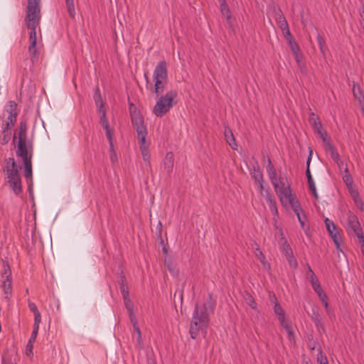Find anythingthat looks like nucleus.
<instances>
[{"mask_svg":"<svg viewBox=\"0 0 364 364\" xmlns=\"http://www.w3.org/2000/svg\"><path fill=\"white\" fill-rule=\"evenodd\" d=\"M327 314H329V307H328V301L323 302Z\"/></svg>","mask_w":364,"mask_h":364,"instance_id":"6e6d98bb","label":"nucleus"},{"mask_svg":"<svg viewBox=\"0 0 364 364\" xmlns=\"http://www.w3.org/2000/svg\"><path fill=\"white\" fill-rule=\"evenodd\" d=\"M159 225H160V226H161V225H161V222H159Z\"/></svg>","mask_w":364,"mask_h":364,"instance_id":"69168bd1","label":"nucleus"},{"mask_svg":"<svg viewBox=\"0 0 364 364\" xmlns=\"http://www.w3.org/2000/svg\"><path fill=\"white\" fill-rule=\"evenodd\" d=\"M220 3L221 12L224 16L229 19L230 18L229 9L225 3V0H218Z\"/></svg>","mask_w":364,"mask_h":364,"instance_id":"2f4dec72","label":"nucleus"},{"mask_svg":"<svg viewBox=\"0 0 364 364\" xmlns=\"http://www.w3.org/2000/svg\"><path fill=\"white\" fill-rule=\"evenodd\" d=\"M119 289L123 296H129V288L124 276H121L119 281Z\"/></svg>","mask_w":364,"mask_h":364,"instance_id":"4be33fe9","label":"nucleus"},{"mask_svg":"<svg viewBox=\"0 0 364 364\" xmlns=\"http://www.w3.org/2000/svg\"><path fill=\"white\" fill-rule=\"evenodd\" d=\"M345 172H346V173L343 176V179L344 182L346 183V186H348V188H350V187L353 186V179H352V177L350 176V175L348 173L347 167H345Z\"/></svg>","mask_w":364,"mask_h":364,"instance_id":"473e14b6","label":"nucleus"},{"mask_svg":"<svg viewBox=\"0 0 364 364\" xmlns=\"http://www.w3.org/2000/svg\"><path fill=\"white\" fill-rule=\"evenodd\" d=\"M177 92L174 90L167 92L161 96L153 108V112L156 117H162L166 114L174 105Z\"/></svg>","mask_w":364,"mask_h":364,"instance_id":"423d86ee","label":"nucleus"},{"mask_svg":"<svg viewBox=\"0 0 364 364\" xmlns=\"http://www.w3.org/2000/svg\"><path fill=\"white\" fill-rule=\"evenodd\" d=\"M16 154L22 159L23 163L31 161L33 146L31 142H17Z\"/></svg>","mask_w":364,"mask_h":364,"instance_id":"9d476101","label":"nucleus"},{"mask_svg":"<svg viewBox=\"0 0 364 364\" xmlns=\"http://www.w3.org/2000/svg\"><path fill=\"white\" fill-rule=\"evenodd\" d=\"M309 230H310V229H306V234L307 235H309L310 234V233H309Z\"/></svg>","mask_w":364,"mask_h":364,"instance_id":"052dcab7","label":"nucleus"},{"mask_svg":"<svg viewBox=\"0 0 364 364\" xmlns=\"http://www.w3.org/2000/svg\"><path fill=\"white\" fill-rule=\"evenodd\" d=\"M37 335H38V333L36 331L35 332H32L31 336V337L29 338V341H28L30 344L33 343L36 341Z\"/></svg>","mask_w":364,"mask_h":364,"instance_id":"de8ad7c7","label":"nucleus"},{"mask_svg":"<svg viewBox=\"0 0 364 364\" xmlns=\"http://www.w3.org/2000/svg\"><path fill=\"white\" fill-rule=\"evenodd\" d=\"M95 100L97 106L98 107V112L100 115V122L103 128L106 131V135L107 139L109 141V151H110V159L111 161L114 163L117 161V154L114 151L113 149V144H112V132L111 129L109 127L108 122L105 117V109L103 108L102 101L101 96L97 92L95 93Z\"/></svg>","mask_w":364,"mask_h":364,"instance_id":"39448f33","label":"nucleus"},{"mask_svg":"<svg viewBox=\"0 0 364 364\" xmlns=\"http://www.w3.org/2000/svg\"><path fill=\"white\" fill-rule=\"evenodd\" d=\"M279 321L281 325L282 326V327H284V328L285 330L289 329L291 326V324L289 323V322L286 319V317H284V318H282Z\"/></svg>","mask_w":364,"mask_h":364,"instance_id":"a19ab883","label":"nucleus"},{"mask_svg":"<svg viewBox=\"0 0 364 364\" xmlns=\"http://www.w3.org/2000/svg\"><path fill=\"white\" fill-rule=\"evenodd\" d=\"M317 40H318V43L319 46H322V45L325 44V41H324L323 38L322 36H321L320 35L318 36Z\"/></svg>","mask_w":364,"mask_h":364,"instance_id":"8fccbe9b","label":"nucleus"},{"mask_svg":"<svg viewBox=\"0 0 364 364\" xmlns=\"http://www.w3.org/2000/svg\"><path fill=\"white\" fill-rule=\"evenodd\" d=\"M254 178L257 182V183L259 185L261 190L263 189V185H262V174L258 171L254 173Z\"/></svg>","mask_w":364,"mask_h":364,"instance_id":"4c0bfd02","label":"nucleus"},{"mask_svg":"<svg viewBox=\"0 0 364 364\" xmlns=\"http://www.w3.org/2000/svg\"><path fill=\"white\" fill-rule=\"evenodd\" d=\"M162 230L161 229H159V235L161 236V233H162Z\"/></svg>","mask_w":364,"mask_h":364,"instance_id":"e2e57ef3","label":"nucleus"},{"mask_svg":"<svg viewBox=\"0 0 364 364\" xmlns=\"http://www.w3.org/2000/svg\"><path fill=\"white\" fill-rule=\"evenodd\" d=\"M349 193L354 200L355 205L360 210L363 208V204L360 198L359 193L356 188L353 186L348 188Z\"/></svg>","mask_w":364,"mask_h":364,"instance_id":"f3484780","label":"nucleus"},{"mask_svg":"<svg viewBox=\"0 0 364 364\" xmlns=\"http://www.w3.org/2000/svg\"><path fill=\"white\" fill-rule=\"evenodd\" d=\"M317 361L319 364H328L327 358L326 356H323L322 355L317 358Z\"/></svg>","mask_w":364,"mask_h":364,"instance_id":"a18cd8bd","label":"nucleus"},{"mask_svg":"<svg viewBox=\"0 0 364 364\" xmlns=\"http://www.w3.org/2000/svg\"><path fill=\"white\" fill-rule=\"evenodd\" d=\"M2 278L12 279L11 270L10 265L7 261L2 260V270L1 272Z\"/></svg>","mask_w":364,"mask_h":364,"instance_id":"aec40b11","label":"nucleus"},{"mask_svg":"<svg viewBox=\"0 0 364 364\" xmlns=\"http://www.w3.org/2000/svg\"><path fill=\"white\" fill-rule=\"evenodd\" d=\"M23 164L25 168L24 176L28 182L32 178V163L31 161H28Z\"/></svg>","mask_w":364,"mask_h":364,"instance_id":"cd10ccee","label":"nucleus"},{"mask_svg":"<svg viewBox=\"0 0 364 364\" xmlns=\"http://www.w3.org/2000/svg\"><path fill=\"white\" fill-rule=\"evenodd\" d=\"M279 321L281 325L282 326V327H284V328L285 330L289 329L291 326V324L289 323V322L286 319V317H284V318H282Z\"/></svg>","mask_w":364,"mask_h":364,"instance_id":"79ce46f5","label":"nucleus"},{"mask_svg":"<svg viewBox=\"0 0 364 364\" xmlns=\"http://www.w3.org/2000/svg\"><path fill=\"white\" fill-rule=\"evenodd\" d=\"M132 122L136 128V132L139 131H144L146 128L144 125V121L141 117L138 114H135L132 116Z\"/></svg>","mask_w":364,"mask_h":364,"instance_id":"a211bd4d","label":"nucleus"},{"mask_svg":"<svg viewBox=\"0 0 364 364\" xmlns=\"http://www.w3.org/2000/svg\"><path fill=\"white\" fill-rule=\"evenodd\" d=\"M164 166L168 172H170L172 170L173 166V155L172 153H168L166 154Z\"/></svg>","mask_w":364,"mask_h":364,"instance_id":"a878e982","label":"nucleus"},{"mask_svg":"<svg viewBox=\"0 0 364 364\" xmlns=\"http://www.w3.org/2000/svg\"><path fill=\"white\" fill-rule=\"evenodd\" d=\"M325 223L326 226V228H331V225L333 226V228H335L333 222L328 220V218L326 219Z\"/></svg>","mask_w":364,"mask_h":364,"instance_id":"3c124183","label":"nucleus"},{"mask_svg":"<svg viewBox=\"0 0 364 364\" xmlns=\"http://www.w3.org/2000/svg\"><path fill=\"white\" fill-rule=\"evenodd\" d=\"M316 294H318V296L319 297L322 303L327 301V296L323 290Z\"/></svg>","mask_w":364,"mask_h":364,"instance_id":"c03bdc74","label":"nucleus"},{"mask_svg":"<svg viewBox=\"0 0 364 364\" xmlns=\"http://www.w3.org/2000/svg\"><path fill=\"white\" fill-rule=\"evenodd\" d=\"M296 46H295V47H294V46H292V48H292V50H293L294 52H295V50H296Z\"/></svg>","mask_w":364,"mask_h":364,"instance_id":"680f3d73","label":"nucleus"},{"mask_svg":"<svg viewBox=\"0 0 364 364\" xmlns=\"http://www.w3.org/2000/svg\"><path fill=\"white\" fill-rule=\"evenodd\" d=\"M331 319L335 317L333 312L329 309V314H327Z\"/></svg>","mask_w":364,"mask_h":364,"instance_id":"13d9d810","label":"nucleus"},{"mask_svg":"<svg viewBox=\"0 0 364 364\" xmlns=\"http://www.w3.org/2000/svg\"><path fill=\"white\" fill-rule=\"evenodd\" d=\"M133 326H134V329L135 331V332L136 333V336H137V338H136V341H137V343L139 346H141L142 345V338H141V331L139 328V326L136 325V321H134V319H133Z\"/></svg>","mask_w":364,"mask_h":364,"instance_id":"f704fd0d","label":"nucleus"},{"mask_svg":"<svg viewBox=\"0 0 364 364\" xmlns=\"http://www.w3.org/2000/svg\"><path fill=\"white\" fill-rule=\"evenodd\" d=\"M28 308H29L30 311L33 313V314L39 312L36 305L33 302H31V301L28 302Z\"/></svg>","mask_w":364,"mask_h":364,"instance_id":"37998d69","label":"nucleus"},{"mask_svg":"<svg viewBox=\"0 0 364 364\" xmlns=\"http://www.w3.org/2000/svg\"><path fill=\"white\" fill-rule=\"evenodd\" d=\"M314 129H315V130L317 131V132L319 134L320 137L322 139V140H323V141L324 143V145L326 147V149H328L331 151V157L333 158V159L334 161H337L338 160V153H336L333 150L332 146L331 145V144L329 142V140H328V139L327 137V135L321 129L320 124L319 123L316 124L315 122V124H314Z\"/></svg>","mask_w":364,"mask_h":364,"instance_id":"9b49d317","label":"nucleus"},{"mask_svg":"<svg viewBox=\"0 0 364 364\" xmlns=\"http://www.w3.org/2000/svg\"><path fill=\"white\" fill-rule=\"evenodd\" d=\"M355 230V233L359 240V243L360 245V249L363 255H364V235L362 232V229H353Z\"/></svg>","mask_w":364,"mask_h":364,"instance_id":"c756f323","label":"nucleus"},{"mask_svg":"<svg viewBox=\"0 0 364 364\" xmlns=\"http://www.w3.org/2000/svg\"><path fill=\"white\" fill-rule=\"evenodd\" d=\"M6 183L15 194L18 195L21 192L22 184L18 168L14 159L11 158L7 161Z\"/></svg>","mask_w":364,"mask_h":364,"instance_id":"7ed1b4c3","label":"nucleus"},{"mask_svg":"<svg viewBox=\"0 0 364 364\" xmlns=\"http://www.w3.org/2000/svg\"><path fill=\"white\" fill-rule=\"evenodd\" d=\"M26 21L28 26H33L40 21V0H27Z\"/></svg>","mask_w":364,"mask_h":364,"instance_id":"6e6552de","label":"nucleus"},{"mask_svg":"<svg viewBox=\"0 0 364 364\" xmlns=\"http://www.w3.org/2000/svg\"><path fill=\"white\" fill-rule=\"evenodd\" d=\"M330 237L332 238L337 250L342 251L341 250V243H342V237L340 233L341 229H327Z\"/></svg>","mask_w":364,"mask_h":364,"instance_id":"4468645a","label":"nucleus"},{"mask_svg":"<svg viewBox=\"0 0 364 364\" xmlns=\"http://www.w3.org/2000/svg\"><path fill=\"white\" fill-rule=\"evenodd\" d=\"M65 1H66L67 9L69 13V15L71 17H74L75 13V6H74V4H73V0H65Z\"/></svg>","mask_w":364,"mask_h":364,"instance_id":"c9c22d12","label":"nucleus"},{"mask_svg":"<svg viewBox=\"0 0 364 364\" xmlns=\"http://www.w3.org/2000/svg\"><path fill=\"white\" fill-rule=\"evenodd\" d=\"M28 141L26 139V126L21 123L19 127L18 133V141L17 142H26Z\"/></svg>","mask_w":364,"mask_h":364,"instance_id":"b1692460","label":"nucleus"},{"mask_svg":"<svg viewBox=\"0 0 364 364\" xmlns=\"http://www.w3.org/2000/svg\"><path fill=\"white\" fill-rule=\"evenodd\" d=\"M17 117V105L13 101L9 102L4 107L1 116V129L4 136H9V130L14 125Z\"/></svg>","mask_w":364,"mask_h":364,"instance_id":"20e7f679","label":"nucleus"},{"mask_svg":"<svg viewBox=\"0 0 364 364\" xmlns=\"http://www.w3.org/2000/svg\"><path fill=\"white\" fill-rule=\"evenodd\" d=\"M215 304L211 293L208 294L207 301L202 306L198 303L195 304L189 329L191 338L196 339L200 332L204 335L206 334L210 323V316L214 312Z\"/></svg>","mask_w":364,"mask_h":364,"instance_id":"f03ea898","label":"nucleus"},{"mask_svg":"<svg viewBox=\"0 0 364 364\" xmlns=\"http://www.w3.org/2000/svg\"><path fill=\"white\" fill-rule=\"evenodd\" d=\"M1 288L4 291V299L9 301L12 295V279H3Z\"/></svg>","mask_w":364,"mask_h":364,"instance_id":"2eb2a0df","label":"nucleus"},{"mask_svg":"<svg viewBox=\"0 0 364 364\" xmlns=\"http://www.w3.org/2000/svg\"><path fill=\"white\" fill-rule=\"evenodd\" d=\"M38 26V24H35L33 26H28V28L31 29L30 35H29V47H28V52L33 58L36 56L37 53V48H36V43H37V35H36V27Z\"/></svg>","mask_w":364,"mask_h":364,"instance_id":"f8f14e48","label":"nucleus"},{"mask_svg":"<svg viewBox=\"0 0 364 364\" xmlns=\"http://www.w3.org/2000/svg\"><path fill=\"white\" fill-rule=\"evenodd\" d=\"M154 92L159 95L162 93L167 83V68L164 62H160L154 71Z\"/></svg>","mask_w":364,"mask_h":364,"instance_id":"0eeeda50","label":"nucleus"},{"mask_svg":"<svg viewBox=\"0 0 364 364\" xmlns=\"http://www.w3.org/2000/svg\"><path fill=\"white\" fill-rule=\"evenodd\" d=\"M312 319L314 321L317 328H323V323L322 322L321 318L318 312H314Z\"/></svg>","mask_w":364,"mask_h":364,"instance_id":"72a5a7b5","label":"nucleus"},{"mask_svg":"<svg viewBox=\"0 0 364 364\" xmlns=\"http://www.w3.org/2000/svg\"><path fill=\"white\" fill-rule=\"evenodd\" d=\"M146 130H144V131H139V132H137V138H138V142H139V144H143V143H145L146 142Z\"/></svg>","mask_w":364,"mask_h":364,"instance_id":"e433bc0d","label":"nucleus"},{"mask_svg":"<svg viewBox=\"0 0 364 364\" xmlns=\"http://www.w3.org/2000/svg\"><path fill=\"white\" fill-rule=\"evenodd\" d=\"M279 237L278 244L279 249L284 254L289 264L294 268H296L298 266L297 261L294 257L293 251L282 230L279 232Z\"/></svg>","mask_w":364,"mask_h":364,"instance_id":"1a4fd4ad","label":"nucleus"},{"mask_svg":"<svg viewBox=\"0 0 364 364\" xmlns=\"http://www.w3.org/2000/svg\"><path fill=\"white\" fill-rule=\"evenodd\" d=\"M279 27L287 34L289 35V31L288 29L287 23L283 17H281L279 21Z\"/></svg>","mask_w":364,"mask_h":364,"instance_id":"58836bf2","label":"nucleus"},{"mask_svg":"<svg viewBox=\"0 0 364 364\" xmlns=\"http://www.w3.org/2000/svg\"><path fill=\"white\" fill-rule=\"evenodd\" d=\"M34 315V323H41V313L38 312V313H36Z\"/></svg>","mask_w":364,"mask_h":364,"instance_id":"49530a36","label":"nucleus"},{"mask_svg":"<svg viewBox=\"0 0 364 364\" xmlns=\"http://www.w3.org/2000/svg\"><path fill=\"white\" fill-rule=\"evenodd\" d=\"M264 196L266 198V200L269 205V208L272 213L275 215L277 214V208L276 205L275 201L272 199L271 195L269 193L268 191H265V194Z\"/></svg>","mask_w":364,"mask_h":364,"instance_id":"412c9836","label":"nucleus"},{"mask_svg":"<svg viewBox=\"0 0 364 364\" xmlns=\"http://www.w3.org/2000/svg\"><path fill=\"white\" fill-rule=\"evenodd\" d=\"M250 246L252 250L255 252V257L260 261L264 268L269 269L270 264L267 261L266 257L260 250L259 245L255 240H252L250 243Z\"/></svg>","mask_w":364,"mask_h":364,"instance_id":"ddd939ff","label":"nucleus"},{"mask_svg":"<svg viewBox=\"0 0 364 364\" xmlns=\"http://www.w3.org/2000/svg\"><path fill=\"white\" fill-rule=\"evenodd\" d=\"M286 331L287 333V335H288L289 338H291V337L294 334L292 326H291L289 329H287Z\"/></svg>","mask_w":364,"mask_h":364,"instance_id":"603ef678","label":"nucleus"},{"mask_svg":"<svg viewBox=\"0 0 364 364\" xmlns=\"http://www.w3.org/2000/svg\"><path fill=\"white\" fill-rule=\"evenodd\" d=\"M307 176H308V182L309 185V188L312 193V194L314 196L315 198H318V193L316 192L315 184L314 183L311 176L310 175L309 170L307 169Z\"/></svg>","mask_w":364,"mask_h":364,"instance_id":"7c9ffc66","label":"nucleus"},{"mask_svg":"<svg viewBox=\"0 0 364 364\" xmlns=\"http://www.w3.org/2000/svg\"><path fill=\"white\" fill-rule=\"evenodd\" d=\"M267 171L282 205L284 207L291 206L296 213L301 225L304 226L306 217L295 196L291 193L290 185L286 176L282 174L277 175L270 159H268Z\"/></svg>","mask_w":364,"mask_h":364,"instance_id":"f257e3e1","label":"nucleus"},{"mask_svg":"<svg viewBox=\"0 0 364 364\" xmlns=\"http://www.w3.org/2000/svg\"><path fill=\"white\" fill-rule=\"evenodd\" d=\"M274 314L277 316L279 320L285 317V312L277 301H276L274 304Z\"/></svg>","mask_w":364,"mask_h":364,"instance_id":"c85d7f7f","label":"nucleus"},{"mask_svg":"<svg viewBox=\"0 0 364 364\" xmlns=\"http://www.w3.org/2000/svg\"><path fill=\"white\" fill-rule=\"evenodd\" d=\"M359 225L357 218L352 215L350 219V228H358Z\"/></svg>","mask_w":364,"mask_h":364,"instance_id":"ea45409f","label":"nucleus"},{"mask_svg":"<svg viewBox=\"0 0 364 364\" xmlns=\"http://www.w3.org/2000/svg\"><path fill=\"white\" fill-rule=\"evenodd\" d=\"M139 146L144 161L146 163L149 164L151 159L149 154L150 143L149 141H146L145 143L139 144Z\"/></svg>","mask_w":364,"mask_h":364,"instance_id":"dca6fc26","label":"nucleus"},{"mask_svg":"<svg viewBox=\"0 0 364 364\" xmlns=\"http://www.w3.org/2000/svg\"><path fill=\"white\" fill-rule=\"evenodd\" d=\"M320 47V50L322 52V53L323 54V55H325V53H326V50L327 49L326 46V43L322 45V46H319Z\"/></svg>","mask_w":364,"mask_h":364,"instance_id":"864d4df0","label":"nucleus"},{"mask_svg":"<svg viewBox=\"0 0 364 364\" xmlns=\"http://www.w3.org/2000/svg\"><path fill=\"white\" fill-rule=\"evenodd\" d=\"M307 269H308V273L310 274V277H312L313 274H315L309 265H308Z\"/></svg>","mask_w":364,"mask_h":364,"instance_id":"4d7b16f0","label":"nucleus"},{"mask_svg":"<svg viewBox=\"0 0 364 364\" xmlns=\"http://www.w3.org/2000/svg\"><path fill=\"white\" fill-rule=\"evenodd\" d=\"M33 343H31L30 344L29 342H28V344L26 346V353L28 354L29 353H32V350H33Z\"/></svg>","mask_w":364,"mask_h":364,"instance_id":"09e8293b","label":"nucleus"},{"mask_svg":"<svg viewBox=\"0 0 364 364\" xmlns=\"http://www.w3.org/2000/svg\"><path fill=\"white\" fill-rule=\"evenodd\" d=\"M224 134L227 143L231 146L232 149H237V145L235 143V140L232 131L228 128L225 129Z\"/></svg>","mask_w":364,"mask_h":364,"instance_id":"6ab92c4d","label":"nucleus"},{"mask_svg":"<svg viewBox=\"0 0 364 364\" xmlns=\"http://www.w3.org/2000/svg\"><path fill=\"white\" fill-rule=\"evenodd\" d=\"M4 364H13L12 363H10V362H4ZM16 364V363H15Z\"/></svg>","mask_w":364,"mask_h":364,"instance_id":"0e129e2a","label":"nucleus"},{"mask_svg":"<svg viewBox=\"0 0 364 364\" xmlns=\"http://www.w3.org/2000/svg\"><path fill=\"white\" fill-rule=\"evenodd\" d=\"M39 329V323H33V332H36L38 333Z\"/></svg>","mask_w":364,"mask_h":364,"instance_id":"5fc2aeb1","label":"nucleus"},{"mask_svg":"<svg viewBox=\"0 0 364 364\" xmlns=\"http://www.w3.org/2000/svg\"><path fill=\"white\" fill-rule=\"evenodd\" d=\"M310 282L316 293L321 291L322 289L320 282L315 274H313L312 277H310Z\"/></svg>","mask_w":364,"mask_h":364,"instance_id":"bb28decb","label":"nucleus"},{"mask_svg":"<svg viewBox=\"0 0 364 364\" xmlns=\"http://www.w3.org/2000/svg\"><path fill=\"white\" fill-rule=\"evenodd\" d=\"M36 232V229L32 230L31 235L33 236Z\"/></svg>","mask_w":364,"mask_h":364,"instance_id":"bf43d9fd","label":"nucleus"},{"mask_svg":"<svg viewBox=\"0 0 364 364\" xmlns=\"http://www.w3.org/2000/svg\"><path fill=\"white\" fill-rule=\"evenodd\" d=\"M122 297L124 299V305H125V306L129 314V316L131 317V321L133 322V319H134L132 318V314H133V309H134L133 303L129 298V296H123Z\"/></svg>","mask_w":364,"mask_h":364,"instance_id":"393cba45","label":"nucleus"},{"mask_svg":"<svg viewBox=\"0 0 364 364\" xmlns=\"http://www.w3.org/2000/svg\"><path fill=\"white\" fill-rule=\"evenodd\" d=\"M244 299L245 303L252 309H257V304L253 296L249 292H245L244 294Z\"/></svg>","mask_w":364,"mask_h":364,"instance_id":"5701e85b","label":"nucleus"}]
</instances>
